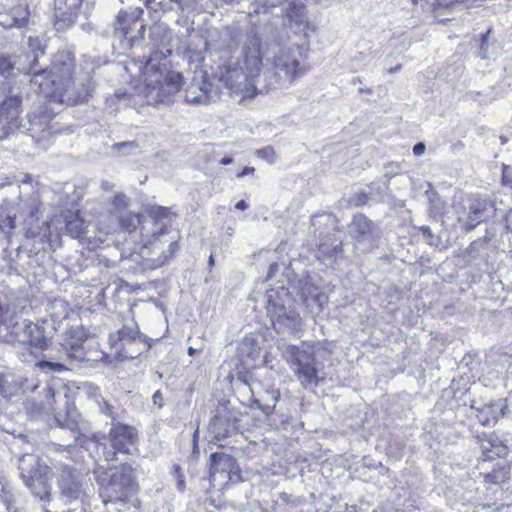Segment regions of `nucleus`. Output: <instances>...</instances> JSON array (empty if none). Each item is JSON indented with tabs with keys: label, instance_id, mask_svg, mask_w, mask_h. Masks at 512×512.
<instances>
[{
	"label": "nucleus",
	"instance_id": "nucleus-41",
	"mask_svg": "<svg viewBox=\"0 0 512 512\" xmlns=\"http://www.w3.org/2000/svg\"><path fill=\"white\" fill-rule=\"evenodd\" d=\"M118 331L109 336V343L111 346H116L119 342H122V339H117Z\"/></svg>",
	"mask_w": 512,
	"mask_h": 512
},
{
	"label": "nucleus",
	"instance_id": "nucleus-20",
	"mask_svg": "<svg viewBox=\"0 0 512 512\" xmlns=\"http://www.w3.org/2000/svg\"><path fill=\"white\" fill-rule=\"evenodd\" d=\"M132 25L137 26V20L133 19L132 22H130V17L126 12L121 11L118 13L115 23V31L117 33H120L122 37L127 38Z\"/></svg>",
	"mask_w": 512,
	"mask_h": 512
},
{
	"label": "nucleus",
	"instance_id": "nucleus-43",
	"mask_svg": "<svg viewBox=\"0 0 512 512\" xmlns=\"http://www.w3.org/2000/svg\"><path fill=\"white\" fill-rule=\"evenodd\" d=\"M236 209L238 210H246L248 208V204L244 200H240L236 203Z\"/></svg>",
	"mask_w": 512,
	"mask_h": 512
},
{
	"label": "nucleus",
	"instance_id": "nucleus-2",
	"mask_svg": "<svg viewBox=\"0 0 512 512\" xmlns=\"http://www.w3.org/2000/svg\"><path fill=\"white\" fill-rule=\"evenodd\" d=\"M149 39L156 51L147 58L143 67L147 102H169L171 96L179 91L183 81L180 73L168 71L166 65L160 63V60L172 53L173 33L165 25L158 24L150 28Z\"/></svg>",
	"mask_w": 512,
	"mask_h": 512
},
{
	"label": "nucleus",
	"instance_id": "nucleus-1",
	"mask_svg": "<svg viewBox=\"0 0 512 512\" xmlns=\"http://www.w3.org/2000/svg\"><path fill=\"white\" fill-rule=\"evenodd\" d=\"M261 38L251 31L243 42L240 54L232 65L224 66L221 80L230 95L239 103L254 98L258 93L290 86L302 77L306 70L301 59L306 57L303 46L292 44L279 47L263 69Z\"/></svg>",
	"mask_w": 512,
	"mask_h": 512
},
{
	"label": "nucleus",
	"instance_id": "nucleus-23",
	"mask_svg": "<svg viewBox=\"0 0 512 512\" xmlns=\"http://www.w3.org/2000/svg\"><path fill=\"white\" fill-rule=\"evenodd\" d=\"M266 396V401L268 403L260 404V402L257 400L256 404L265 415L269 416L274 411L275 404L278 402L280 398V393L277 390L266 391Z\"/></svg>",
	"mask_w": 512,
	"mask_h": 512
},
{
	"label": "nucleus",
	"instance_id": "nucleus-26",
	"mask_svg": "<svg viewBox=\"0 0 512 512\" xmlns=\"http://www.w3.org/2000/svg\"><path fill=\"white\" fill-rule=\"evenodd\" d=\"M35 366L45 372H62L66 367L60 362L41 360L35 363Z\"/></svg>",
	"mask_w": 512,
	"mask_h": 512
},
{
	"label": "nucleus",
	"instance_id": "nucleus-50",
	"mask_svg": "<svg viewBox=\"0 0 512 512\" xmlns=\"http://www.w3.org/2000/svg\"><path fill=\"white\" fill-rule=\"evenodd\" d=\"M115 452H107L106 459L107 460H113L114 459Z\"/></svg>",
	"mask_w": 512,
	"mask_h": 512
},
{
	"label": "nucleus",
	"instance_id": "nucleus-9",
	"mask_svg": "<svg viewBox=\"0 0 512 512\" xmlns=\"http://www.w3.org/2000/svg\"><path fill=\"white\" fill-rule=\"evenodd\" d=\"M99 485L104 504H124L134 492L133 470L130 466L111 468L99 478Z\"/></svg>",
	"mask_w": 512,
	"mask_h": 512
},
{
	"label": "nucleus",
	"instance_id": "nucleus-18",
	"mask_svg": "<svg viewBox=\"0 0 512 512\" xmlns=\"http://www.w3.org/2000/svg\"><path fill=\"white\" fill-rule=\"evenodd\" d=\"M65 355L75 361L82 362L85 361L86 358V350L83 347V340L79 338L76 341L66 340L65 343L61 344Z\"/></svg>",
	"mask_w": 512,
	"mask_h": 512
},
{
	"label": "nucleus",
	"instance_id": "nucleus-10",
	"mask_svg": "<svg viewBox=\"0 0 512 512\" xmlns=\"http://www.w3.org/2000/svg\"><path fill=\"white\" fill-rule=\"evenodd\" d=\"M59 487L62 500L65 503L83 500L87 496L88 483L86 477L67 465L61 467Z\"/></svg>",
	"mask_w": 512,
	"mask_h": 512
},
{
	"label": "nucleus",
	"instance_id": "nucleus-22",
	"mask_svg": "<svg viewBox=\"0 0 512 512\" xmlns=\"http://www.w3.org/2000/svg\"><path fill=\"white\" fill-rule=\"evenodd\" d=\"M27 45L32 53L33 59L31 62V66L29 68L28 73L31 74V71H36L34 69L35 65L38 62V56L43 54L41 39L38 36H29L27 39Z\"/></svg>",
	"mask_w": 512,
	"mask_h": 512
},
{
	"label": "nucleus",
	"instance_id": "nucleus-8",
	"mask_svg": "<svg viewBox=\"0 0 512 512\" xmlns=\"http://www.w3.org/2000/svg\"><path fill=\"white\" fill-rule=\"evenodd\" d=\"M20 476L25 486L41 501L51 500V470L34 454H24L19 459Z\"/></svg>",
	"mask_w": 512,
	"mask_h": 512
},
{
	"label": "nucleus",
	"instance_id": "nucleus-40",
	"mask_svg": "<svg viewBox=\"0 0 512 512\" xmlns=\"http://www.w3.org/2000/svg\"><path fill=\"white\" fill-rule=\"evenodd\" d=\"M81 76V74H78L75 78H72L71 80V88L74 87L75 91H81L82 90V85L79 84V77Z\"/></svg>",
	"mask_w": 512,
	"mask_h": 512
},
{
	"label": "nucleus",
	"instance_id": "nucleus-29",
	"mask_svg": "<svg viewBox=\"0 0 512 512\" xmlns=\"http://www.w3.org/2000/svg\"><path fill=\"white\" fill-rule=\"evenodd\" d=\"M13 64L9 57L0 55V77L7 78L12 74Z\"/></svg>",
	"mask_w": 512,
	"mask_h": 512
},
{
	"label": "nucleus",
	"instance_id": "nucleus-21",
	"mask_svg": "<svg viewBox=\"0 0 512 512\" xmlns=\"http://www.w3.org/2000/svg\"><path fill=\"white\" fill-rule=\"evenodd\" d=\"M121 227L126 231H133L141 224V215L124 212L118 215Z\"/></svg>",
	"mask_w": 512,
	"mask_h": 512
},
{
	"label": "nucleus",
	"instance_id": "nucleus-42",
	"mask_svg": "<svg viewBox=\"0 0 512 512\" xmlns=\"http://www.w3.org/2000/svg\"><path fill=\"white\" fill-rule=\"evenodd\" d=\"M254 167H245L241 172H239L236 176L237 178H241L245 175L252 174L254 172Z\"/></svg>",
	"mask_w": 512,
	"mask_h": 512
},
{
	"label": "nucleus",
	"instance_id": "nucleus-47",
	"mask_svg": "<svg viewBox=\"0 0 512 512\" xmlns=\"http://www.w3.org/2000/svg\"><path fill=\"white\" fill-rule=\"evenodd\" d=\"M226 437H227V431L226 430L224 432H221V433L219 432V433L215 434V438L217 440H222V439H224Z\"/></svg>",
	"mask_w": 512,
	"mask_h": 512
},
{
	"label": "nucleus",
	"instance_id": "nucleus-59",
	"mask_svg": "<svg viewBox=\"0 0 512 512\" xmlns=\"http://www.w3.org/2000/svg\"><path fill=\"white\" fill-rule=\"evenodd\" d=\"M120 2H123V0H120Z\"/></svg>",
	"mask_w": 512,
	"mask_h": 512
},
{
	"label": "nucleus",
	"instance_id": "nucleus-30",
	"mask_svg": "<svg viewBox=\"0 0 512 512\" xmlns=\"http://www.w3.org/2000/svg\"><path fill=\"white\" fill-rule=\"evenodd\" d=\"M257 157L261 159H265L270 163H273L276 160V153L271 146H266L262 149L256 150Z\"/></svg>",
	"mask_w": 512,
	"mask_h": 512
},
{
	"label": "nucleus",
	"instance_id": "nucleus-46",
	"mask_svg": "<svg viewBox=\"0 0 512 512\" xmlns=\"http://www.w3.org/2000/svg\"><path fill=\"white\" fill-rule=\"evenodd\" d=\"M101 186H102V188H103V189H105V190H110V189H112L113 184L109 183L108 181H103V182L101 183Z\"/></svg>",
	"mask_w": 512,
	"mask_h": 512
},
{
	"label": "nucleus",
	"instance_id": "nucleus-6",
	"mask_svg": "<svg viewBox=\"0 0 512 512\" xmlns=\"http://www.w3.org/2000/svg\"><path fill=\"white\" fill-rule=\"evenodd\" d=\"M282 358L288 363L295 377L304 388L315 387L319 383L317 361L314 347L301 345H284Z\"/></svg>",
	"mask_w": 512,
	"mask_h": 512
},
{
	"label": "nucleus",
	"instance_id": "nucleus-57",
	"mask_svg": "<svg viewBox=\"0 0 512 512\" xmlns=\"http://www.w3.org/2000/svg\"><path fill=\"white\" fill-rule=\"evenodd\" d=\"M504 181H505V184L510 185V187L512 188V182L510 183V181L508 179H505Z\"/></svg>",
	"mask_w": 512,
	"mask_h": 512
},
{
	"label": "nucleus",
	"instance_id": "nucleus-54",
	"mask_svg": "<svg viewBox=\"0 0 512 512\" xmlns=\"http://www.w3.org/2000/svg\"><path fill=\"white\" fill-rule=\"evenodd\" d=\"M195 352H196V350L194 348L189 347V349H188V354L189 355H193Z\"/></svg>",
	"mask_w": 512,
	"mask_h": 512
},
{
	"label": "nucleus",
	"instance_id": "nucleus-28",
	"mask_svg": "<svg viewBox=\"0 0 512 512\" xmlns=\"http://www.w3.org/2000/svg\"><path fill=\"white\" fill-rule=\"evenodd\" d=\"M489 34H490V30L486 34H484L482 37V42H481L480 51H479V57L482 59L490 58L491 56H494L496 54V51H494V49L497 47L494 43L491 44L493 51H491V52L489 51V47H490Z\"/></svg>",
	"mask_w": 512,
	"mask_h": 512
},
{
	"label": "nucleus",
	"instance_id": "nucleus-31",
	"mask_svg": "<svg viewBox=\"0 0 512 512\" xmlns=\"http://www.w3.org/2000/svg\"><path fill=\"white\" fill-rule=\"evenodd\" d=\"M1 486V501L6 506L7 509H10L13 505L14 499L11 492L8 490V487L2 483H0Z\"/></svg>",
	"mask_w": 512,
	"mask_h": 512
},
{
	"label": "nucleus",
	"instance_id": "nucleus-55",
	"mask_svg": "<svg viewBox=\"0 0 512 512\" xmlns=\"http://www.w3.org/2000/svg\"><path fill=\"white\" fill-rule=\"evenodd\" d=\"M209 264L210 266L214 265V258L212 255L209 257Z\"/></svg>",
	"mask_w": 512,
	"mask_h": 512
},
{
	"label": "nucleus",
	"instance_id": "nucleus-39",
	"mask_svg": "<svg viewBox=\"0 0 512 512\" xmlns=\"http://www.w3.org/2000/svg\"><path fill=\"white\" fill-rule=\"evenodd\" d=\"M424 152H425V144L424 143L419 142L414 145V147H413L414 155L421 156L424 154Z\"/></svg>",
	"mask_w": 512,
	"mask_h": 512
},
{
	"label": "nucleus",
	"instance_id": "nucleus-16",
	"mask_svg": "<svg viewBox=\"0 0 512 512\" xmlns=\"http://www.w3.org/2000/svg\"><path fill=\"white\" fill-rule=\"evenodd\" d=\"M210 476L217 473L230 474L235 469V460L228 454L223 452H214L210 455Z\"/></svg>",
	"mask_w": 512,
	"mask_h": 512
},
{
	"label": "nucleus",
	"instance_id": "nucleus-7",
	"mask_svg": "<svg viewBox=\"0 0 512 512\" xmlns=\"http://www.w3.org/2000/svg\"><path fill=\"white\" fill-rule=\"evenodd\" d=\"M287 294L284 287L268 290L265 294L266 310L277 333L295 335L302 329V319L296 311L285 307Z\"/></svg>",
	"mask_w": 512,
	"mask_h": 512
},
{
	"label": "nucleus",
	"instance_id": "nucleus-14",
	"mask_svg": "<svg viewBox=\"0 0 512 512\" xmlns=\"http://www.w3.org/2000/svg\"><path fill=\"white\" fill-rule=\"evenodd\" d=\"M217 97V91L209 82L192 83L185 91V102L194 105H207Z\"/></svg>",
	"mask_w": 512,
	"mask_h": 512
},
{
	"label": "nucleus",
	"instance_id": "nucleus-53",
	"mask_svg": "<svg viewBox=\"0 0 512 512\" xmlns=\"http://www.w3.org/2000/svg\"><path fill=\"white\" fill-rule=\"evenodd\" d=\"M507 409H508V406H507V404H505V405L501 408V413H502V415H505V413H506V410H507Z\"/></svg>",
	"mask_w": 512,
	"mask_h": 512
},
{
	"label": "nucleus",
	"instance_id": "nucleus-27",
	"mask_svg": "<svg viewBox=\"0 0 512 512\" xmlns=\"http://www.w3.org/2000/svg\"><path fill=\"white\" fill-rule=\"evenodd\" d=\"M138 334L139 331L136 325H125L120 330H118L117 339H122V341H132L136 339Z\"/></svg>",
	"mask_w": 512,
	"mask_h": 512
},
{
	"label": "nucleus",
	"instance_id": "nucleus-49",
	"mask_svg": "<svg viewBox=\"0 0 512 512\" xmlns=\"http://www.w3.org/2000/svg\"><path fill=\"white\" fill-rule=\"evenodd\" d=\"M333 250H334L335 254L341 252L342 251V245L341 244L336 245Z\"/></svg>",
	"mask_w": 512,
	"mask_h": 512
},
{
	"label": "nucleus",
	"instance_id": "nucleus-5",
	"mask_svg": "<svg viewBox=\"0 0 512 512\" xmlns=\"http://www.w3.org/2000/svg\"><path fill=\"white\" fill-rule=\"evenodd\" d=\"M169 214L170 212L166 207H151L148 210V216L152 221L153 227L146 232H144L145 227L141 229L145 247H150L152 251H155L160 249L161 245L167 244V249L163 250L159 257L161 265L171 259L179 249V236L170 235L171 233L168 231L167 225L163 223V220L168 218Z\"/></svg>",
	"mask_w": 512,
	"mask_h": 512
},
{
	"label": "nucleus",
	"instance_id": "nucleus-24",
	"mask_svg": "<svg viewBox=\"0 0 512 512\" xmlns=\"http://www.w3.org/2000/svg\"><path fill=\"white\" fill-rule=\"evenodd\" d=\"M385 177L386 181L382 185H380L377 182H372L369 186L370 194L377 201H383L385 197L388 195L390 176H388V174H385Z\"/></svg>",
	"mask_w": 512,
	"mask_h": 512
},
{
	"label": "nucleus",
	"instance_id": "nucleus-17",
	"mask_svg": "<svg viewBox=\"0 0 512 512\" xmlns=\"http://www.w3.org/2000/svg\"><path fill=\"white\" fill-rule=\"evenodd\" d=\"M373 223L363 214L354 215L348 226L349 234L356 242L366 239L372 232Z\"/></svg>",
	"mask_w": 512,
	"mask_h": 512
},
{
	"label": "nucleus",
	"instance_id": "nucleus-4",
	"mask_svg": "<svg viewBox=\"0 0 512 512\" xmlns=\"http://www.w3.org/2000/svg\"><path fill=\"white\" fill-rule=\"evenodd\" d=\"M0 341L23 345L25 352L19 356L23 362L30 361L33 350L44 351L51 343L50 338L45 335L44 328L27 320L14 321L13 317L6 320L4 327L1 328Z\"/></svg>",
	"mask_w": 512,
	"mask_h": 512
},
{
	"label": "nucleus",
	"instance_id": "nucleus-48",
	"mask_svg": "<svg viewBox=\"0 0 512 512\" xmlns=\"http://www.w3.org/2000/svg\"><path fill=\"white\" fill-rule=\"evenodd\" d=\"M401 69H402V65H397V66H395L393 68L388 69L387 72L388 73H395L397 71H400Z\"/></svg>",
	"mask_w": 512,
	"mask_h": 512
},
{
	"label": "nucleus",
	"instance_id": "nucleus-25",
	"mask_svg": "<svg viewBox=\"0 0 512 512\" xmlns=\"http://www.w3.org/2000/svg\"><path fill=\"white\" fill-rule=\"evenodd\" d=\"M113 211L117 215L127 212L126 209L129 206V198L124 193H117L111 201Z\"/></svg>",
	"mask_w": 512,
	"mask_h": 512
},
{
	"label": "nucleus",
	"instance_id": "nucleus-34",
	"mask_svg": "<svg viewBox=\"0 0 512 512\" xmlns=\"http://www.w3.org/2000/svg\"><path fill=\"white\" fill-rule=\"evenodd\" d=\"M15 226V218L7 215L3 220L0 221V232H6L12 230Z\"/></svg>",
	"mask_w": 512,
	"mask_h": 512
},
{
	"label": "nucleus",
	"instance_id": "nucleus-52",
	"mask_svg": "<svg viewBox=\"0 0 512 512\" xmlns=\"http://www.w3.org/2000/svg\"><path fill=\"white\" fill-rule=\"evenodd\" d=\"M439 2V5H447L451 2V0H437Z\"/></svg>",
	"mask_w": 512,
	"mask_h": 512
},
{
	"label": "nucleus",
	"instance_id": "nucleus-45",
	"mask_svg": "<svg viewBox=\"0 0 512 512\" xmlns=\"http://www.w3.org/2000/svg\"><path fill=\"white\" fill-rule=\"evenodd\" d=\"M233 159L231 157H224L220 160V164L222 165H229L231 164Z\"/></svg>",
	"mask_w": 512,
	"mask_h": 512
},
{
	"label": "nucleus",
	"instance_id": "nucleus-12",
	"mask_svg": "<svg viewBox=\"0 0 512 512\" xmlns=\"http://www.w3.org/2000/svg\"><path fill=\"white\" fill-rule=\"evenodd\" d=\"M108 439L115 452L129 454L137 443V432L132 426L112 422Z\"/></svg>",
	"mask_w": 512,
	"mask_h": 512
},
{
	"label": "nucleus",
	"instance_id": "nucleus-44",
	"mask_svg": "<svg viewBox=\"0 0 512 512\" xmlns=\"http://www.w3.org/2000/svg\"><path fill=\"white\" fill-rule=\"evenodd\" d=\"M72 433H73L74 441H73V442H70V443H68V444H66V445H65L66 447H71V446H73V445H74V443H76V442L79 440V435H78V433H77V432H75V431H72Z\"/></svg>",
	"mask_w": 512,
	"mask_h": 512
},
{
	"label": "nucleus",
	"instance_id": "nucleus-19",
	"mask_svg": "<svg viewBox=\"0 0 512 512\" xmlns=\"http://www.w3.org/2000/svg\"><path fill=\"white\" fill-rule=\"evenodd\" d=\"M66 230L73 237H80L85 230V221L80 217L78 212H69L65 216Z\"/></svg>",
	"mask_w": 512,
	"mask_h": 512
},
{
	"label": "nucleus",
	"instance_id": "nucleus-51",
	"mask_svg": "<svg viewBox=\"0 0 512 512\" xmlns=\"http://www.w3.org/2000/svg\"><path fill=\"white\" fill-rule=\"evenodd\" d=\"M178 489H179L180 491H183V489H184V480H183V479H180V480L178 481Z\"/></svg>",
	"mask_w": 512,
	"mask_h": 512
},
{
	"label": "nucleus",
	"instance_id": "nucleus-35",
	"mask_svg": "<svg viewBox=\"0 0 512 512\" xmlns=\"http://www.w3.org/2000/svg\"><path fill=\"white\" fill-rule=\"evenodd\" d=\"M420 231L423 237L428 241L430 245H434L438 242V239L434 236L431 228L429 226H422Z\"/></svg>",
	"mask_w": 512,
	"mask_h": 512
},
{
	"label": "nucleus",
	"instance_id": "nucleus-3",
	"mask_svg": "<svg viewBox=\"0 0 512 512\" xmlns=\"http://www.w3.org/2000/svg\"><path fill=\"white\" fill-rule=\"evenodd\" d=\"M74 57L70 52L62 51L54 55L49 72L46 70L31 71V82L39 86L41 93L52 96L61 103L78 104L88 101L94 90V83L90 72L81 73L79 84L81 91L71 88L74 71Z\"/></svg>",
	"mask_w": 512,
	"mask_h": 512
},
{
	"label": "nucleus",
	"instance_id": "nucleus-13",
	"mask_svg": "<svg viewBox=\"0 0 512 512\" xmlns=\"http://www.w3.org/2000/svg\"><path fill=\"white\" fill-rule=\"evenodd\" d=\"M493 204L486 199H474L469 206V213L466 218L459 217V223L463 224L466 232L473 230L488 217V210Z\"/></svg>",
	"mask_w": 512,
	"mask_h": 512
},
{
	"label": "nucleus",
	"instance_id": "nucleus-36",
	"mask_svg": "<svg viewBox=\"0 0 512 512\" xmlns=\"http://www.w3.org/2000/svg\"><path fill=\"white\" fill-rule=\"evenodd\" d=\"M99 410L101 411V413L111 417L113 422H115V417L113 415V406L111 404L103 400L102 402L99 403Z\"/></svg>",
	"mask_w": 512,
	"mask_h": 512
},
{
	"label": "nucleus",
	"instance_id": "nucleus-11",
	"mask_svg": "<svg viewBox=\"0 0 512 512\" xmlns=\"http://www.w3.org/2000/svg\"><path fill=\"white\" fill-rule=\"evenodd\" d=\"M21 104L22 96L19 92H10L0 103V140L18 129Z\"/></svg>",
	"mask_w": 512,
	"mask_h": 512
},
{
	"label": "nucleus",
	"instance_id": "nucleus-38",
	"mask_svg": "<svg viewBox=\"0 0 512 512\" xmlns=\"http://www.w3.org/2000/svg\"><path fill=\"white\" fill-rule=\"evenodd\" d=\"M152 402L155 406H157V409L160 410L164 405L163 395L160 392V390H157L153 396H152Z\"/></svg>",
	"mask_w": 512,
	"mask_h": 512
},
{
	"label": "nucleus",
	"instance_id": "nucleus-15",
	"mask_svg": "<svg viewBox=\"0 0 512 512\" xmlns=\"http://www.w3.org/2000/svg\"><path fill=\"white\" fill-rule=\"evenodd\" d=\"M30 12L26 5L18 4L1 16L0 24L5 28H23L27 26Z\"/></svg>",
	"mask_w": 512,
	"mask_h": 512
},
{
	"label": "nucleus",
	"instance_id": "nucleus-33",
	"mask_svg": "<svg viewBox=\"0 0 512 512\" xmlns=\"http://www.w3.org/2000/svg\"><path fill=\"white\" fill-rule=\"evenodd\" d=\"M14 393L6 377H0V395L7 398Z\"/></svg>",
	"mask_w": 512,
	"mask_h": 512
},
{
	"label": "nucleus",
	"instance_id": "nucleus-37",
	"mask_svg": "<svg viewBox=\"0 0 512 512\" xmlns=\"http://www.w3.org/2000/svg\"><path fill=\"white\" fill-rule=\"evenodd\" d=\"M171 2H174L177 4L178 8L184 12L185 10H189L190 8H193L195 4V0H170Z\"/></svg>",
	"mask_w": 512,
	"mask_h": 512
},
{
	"label": "nucleus",
	"instance_id": "nucleus-56",
	"mask_svg": "<svg viewBox=\"0 0 512 512\" xmlns=\"http://www.w3.org/2000/svg\"><path fill=\"white\" fill-rule=\"evenodd\" d=\"M198 434V431L196 430L195 433H194V436H193V442H194V446L196 445V436Z\"/></svg>",
	"mask_w": 512,
	"mask_h": 512
},
{
	"label": "nucleus",
	"instance_id": "nucleus-32",
	"mask_svg": "<svg viewBox=\"0 0 512 512\" xmlns=\"http://www.w3.org/2000/svg\"><path fill=\"white\" fill-rule=\"evenodd\" d=\"M114 148L121 151L122 154L127 155L136 152L138 150V145L135 142H122L115 144Z\"/></svg>",
	"mask_w": 512,
	"mask_h": 512
},
{
	"label": "nucleus",
	"instance_id": "nucleus-58",
	"mask_svg": "<svg viewBox=\"0 0 512 512\" xmlns=\"http://www.w3.org/2000/svg\"><path fill=\"white\" fill-rule=\"evenodd\" d=\"M144 31V25H140V28H139V32H143Z\"/></svg>",
	"mask_w": 512,
	"mask_h": 512
}]
</instances>
